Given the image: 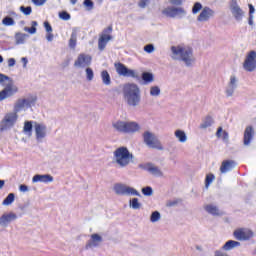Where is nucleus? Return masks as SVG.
Returning <instances> with one entry per match:
<instances>
[{
    "label": "nucleus",
    "mask_w": 256,
    "mask_h": 256,
    "mask_svg": "<svg viewBox=\"0 0 256 256\" xmlns=\"http://www.w3.org/2000/svg\"><path fill=\"white\" fill-rule=\"evenodd\" d=\"M170 57L173 61H182L186 67H191L195 63L193 49L183 45L171 46Z\"/></svg>",
    "instance_id": "obj_1"
},
{
    "label": "nucleus",
    "mask_w": 256,
    "mask_h": 256,
    "mask_svg": "<svg viewBox=\"0 0 256 256\" xmlns=\"http://www.w3.org/2000/svg\"><path fill=\"white\" fill-rule=\"evenodd\" d=\"M123 97L126 105L136 109L141 105V88L135 83H127L123 86Z\"/></svg>",
    "instance_id": "obj_2"
},
{
    "label": "nucleus",
    "mask_w": 256,
    "mask_h": 256,
    "mask_svg": "<svg viewBox=\"0 0 256 256\" xmlns=\"http://www.w3.org/2000/svg\"><path fill=\"white\" fill-rule=\"evenodd\" d=\"M113 163L120 169H125L133 163V153H130L127 147L121 146L113 152Z\"/></svg>",
    "instance_id": "obj_3"
},
{
    "label": "nucleus",
    "mask_w": 256,
    "mask_h": 256,
    "mask_svg": "<svg viewBox=\"0 0 256 256\" xmlns=\"http://www.w3.org/2000/svg\"><path fill=\"white\" fill-rule=\"evenodd\" d=\"M0 85L4 87L0 91V101H5V99H9V97H13L16 93H19V88L15 85L13 79L5 74H0Z\"/></svg>",
    "instance_id": "obj_4"
},
{
    "label": "nucleus",
    "mask_w": 256,
    "mask_h": 256,
    "mask_svg": "<svg viewBox=\"0 0 256 256\" xmlns=\"http://www.w3.org/2000/svg\"><path fill=\"white\" fill-rule=\"evenodd\" d=\"M113 129L118 133H137L141 129V126L137 122L118 120L112 123Z\"/></svg>",
    "instance_id": "obj_5"
},
{
    "label": "nucleus",
    "mask_w": 256,
    "mask_h": 256,
    "mask_svg": "<svg viewBox=\"0 0 256 256\" xmlns=\"http://www.w3.org/2000/svg\"><path fill=\"white\" fill-rule=\"evenodd\" d=\"M19 119V115L15 110L12 112H8L4 115L3 119L0 121V131L3 133L4 131H9L12 127H15V123Z\"/></svg>",
    "instance_id": "obj_6"
},
{
    "label": "nucleus",
    "mask_w": 256,
    "mask_h": 256,
    "mask_svg": "<svg viewBox=\"0 0 256 256\" xmlns=\"http://www.w3.org/2000/svg\"><path fill=\"white\" fill-rule=\"evenodd\" d=\"M35 103H37V97L35 96L20 98L15 102L13 110L16 111V113H21V111H27V109L35 107Z\"/></svg>",
    "instance_id": "obj_7"
},
{
    "label": "nucleus",
    "mask_w": 256,
    "mask_h": 256,
    "mask_svg": "<svg viewBox=\"0 0 256 256\" xmlns=\"http://www.w3.org/2000/svg\"><path fill=\"white\" fill-rule=\"evenodd\" d=\"M143 140L145 145L150 149H157L158 151H163L165 149L163 144H161V141H159V138H157L153 132L145 131L143 133Z\"/></svg>",
    "instance_id": "obj_8"
},
{
    "label": "nucleus",
    "mask_w": 256,
    "mask_h": 256,
    "mask_svg": "<svg viewBox=\"0 0 256 256\" xmlns=\"http://www.w3.org/2000/svg\"><path fill=\"white\" fill-rule=\"evenodd\" d=\"M242 67L244 71H246L247 73L255 72L256 70V51L255 50H251L246 54Z\"/></svg>",
    "instance_id": "obj_9"
},
{
    "label": "nucleus",
    "mask_w": 256,
    "mask_h": 256,
    "mask_svg": "<svg viewBox=\"0 0 256 256\" xmlns=\"http://www.w3.org/2000/svg\"><path fill=\"white\" fill-rule=\"evenodd\" d=\"M114 192L116 193V195H132L135 197H141V193H139L137 189L121 183H117L114 185Z\"/></svg>",
    "instance_id": "obj_10"
},
{
    "label": "nucleus",
    "mask_w": 256,
    "mask_h": 256,
    "mask_svg": "<svg viewBox=\"0 0 256 256\" xmlns=\"http://www.w3.org/2000/svg\"><path fill=\"white\" fill-rule=\"evenodd\" d=\"M163 15L170 17L171 19H183L187 15V11L183 7L170 6L162 11Z\"/></svg>",
    "instance_id": "obj_11"
},
{
    "label": "nucleus",
    "mask_w": 256,
    "mask_h": 256,
    "mask_svg": "<svg viewBox=\"0 0 256 256\" xmlns=\"http://www.w3.org/2000/svg\"><path fill=\"white\" fill-rule=\"evenodd\" d=\"M92 61L93 57L91 55L80 53L74 61V67L76 69H86L87 67H91Z\"/></svg>",
    "instance_id": "obj_12"
},
{
    "label": "nucleus",
    "mask_w": 256,
    "mask_h": 256,
    "mask_svg": "<svg viewBox=\"0 0 256 256\" xmlns=\"http://www.w3.org/2000/svg\"><path fill=\"white\" fill-rule=\"evenodd\" d=\"M114 66L120 77H132V79H139L137 71L127 68L123 63H116Z\"/></svg>",
    "instance_id": "obj_13"
},
{
    "label": "nucleus",
    "mask_w": 256,
    "mask_h": 256,
    "mask_svg": "<svg viewBox=\"0 0 256 256\" xmlns=\"http://www.w3.org/2000/svg\"><path fill=\"white\" fill-rule=\"evenodd\" d=\"M112 32H113L112 26H108L103 30L98 40V49L100 51H104L105 47H107L108 41H111V39H113V36H111Z\"/></svg>",
    "instance_id": "obj_14"
},
{
    "label": "nucleus",
    "mask_w": 256,
    "mask_h": 256,
    "mask_svg": "<svg viewBox=\"0 0 256 256\" xmlns=\"http://www.w3.org/2000/svg\"><path fill=\"white\" fill-rule=\"evenodd\" d=\"M233 235L237 241H249L255 237V233L249 228H238L233 232Z\"/></svg>",
    "instance_id": "obj_15"
},
{
    "label": "nucleus",
    "mask_w": 256,
    "mask_h": 256,
    "mask_svg": "<svg viewBox=\"0 0 256 256\" xmlns=\"http://www.w3.org/2000/svg\"><path fill=\"white\" fill-rule=\"evenodd\" d=\"M34 133L37 143H43L47 137V126L43 123L34 122Z\"/></svg>",
    "instance_id": "obj_16"
},
{
    "label": "nucleus",
    "mask_w": 256,
    "mask_h": 256,
    "mask_svg": "<svg viewBox=\"0 0 256 256\" xmlns=\"http://www.w3.org/2000/svg\"><path fill=\"white\" fill-rule=\"evenodd\" d=\"M230 11L236 21L238 22L243 21V17H245V11L241 9V6H239V3H237V0L230 1Z\"/></svg>",
    "instance_id": "obj_17"
},
{
    "label": "nucleus",
    "mask_w": 256,
    "mask_h": 256,
    "mask_svg": "<svg viewBox=\"0 0 256 256\" xmlns=\"http://www.w3.org/2000/svg\"><path fill=\"white\" fill-rule=\"evenodd\" d=\"M13 221H17V215L15 212H5L0 216V227H2V229H7Z\"/></svg>",
    "instance_id": "obj_18"
},
{
    "label": "nucleus",
    "mask_w": 256,
    "mask_h": 256,
    "mask_svg": "<svg viewBox=\"0 0 256 256\" xmlns=\"http://www.w3.org/2000/svg\"><path fill=\"white\" fill-rule=\"evenodd\" d=\"M238 85H239V79H237V76L235 75L230 76V80L225 89L226 96L233 97V94L235 93V90L237 89Z\"/></svg>",
    "instance_id": "obj_19"
},
{
    "label": "nucleus",
    "mask_w": 256,
    "mask_h": 256,
    "mask_svg": "<svg viewBox=\"0 0 256 256\" xmlns=\"http://www.w3.org/2000/svg\"><path fill=\"white\" fill-rule=\"evenodd\" d=\"M203 209L204 211H206V213H208V215H212L213 217H222V215H224L223 211L219 209V206H217V204H204Z\"/></svg>",
    "instance_id": "obj_20"
},
{
    "label": "nucleus",
    "mask_w": 256,
    "mask_h": 256,
    "mask_svg": "<svg viewBox=\"0 0 256 256\" xmlns=\"http://www.w3.org/2000/svg\"><path fill=\"white\" fill-rule=\"evenodd\" d=\"M213 17H215V11L209 7H204L197 17V21L200 23H207V21Z\"/></svg>",
    "instance_id": "obj_21"
},
{
    "label": "nucleus",
    "mask_w": 256,
    "mask_h": 256,
    "mask_svg": "<svg viewBox=\"0 0 256 256\" xmlns=\"http://www.w3.org/2000/svg\"><path fill=\"white\" fill-rule=\"evenodd\" d=\"M103 243V236L94 233L90 236V239L86 243V249H95Z\"/></svg>",
    "instance_id": "obj_22"
},
{
    "label": "nucleus",
    "mask_w": 256,
    "mask_h": 256,
    "mask_svg": "<svg viewBox=\"0 0 256 256\" xmlns=\"http://www.w3.org/2000/svg\"><path fill=\"white\" fill-rule=\"evenodd\" d=\"M53 181L51 174H36L32 178V183H53Z\"/></svg>",
    "instance_id": "obj_23"
},
{
    "label": "nucleus",
    "mask_w": 256,
    "mask_h": 256,
    "mask_svg": "<svg viewBox=\"0 0 256 256\" xmlns=\"http://www.w3.org/2000/svg\"><path fill=\"white\" fill-rule=\"evenodd\" d=\"M254 136H255V130H253V127L251 126L246 127L244 131V140H243V143L246 147H248V145H251V141H253Z\"/></svg>",
    "instance_id": "obj_24"
},
{
    "label": "nucleus",
    "mask_w": 256,
    "mask_h": 256,
    "mask_svg": "<svg viewBox=\"0 0 256 256\" xmlns=\"http://www.w3.org/2000/svg\"><path fill=\"white\" fill-rule=\"evenodd\" d=\"M145 169L146 171H149L150 175H153V177H163L161 168L153 163L147 164Z\"/></svg>",
    "instance_id": "obj_25"
},
{
    "label": "nucleus",
    "mask_w": 256,
    "mask_h": 256,
    "mask_svg": "<svg viewBox=\"0 0 256 256\" xmlns=\"http://www.w3.org/2000/svg\"><path fill=\"white\" fill-rule=\"evenodd\" d=\"M237 247H241V242L235 240H228L222 246V249H219L218 251H233V249H237Z\"/></svg>",
    "instance_id": "obj_26"
},
{
    "label": "nucleus",
    "mask_w": 256,
    "mask_h": 256,
    "mask_svg": "<svg viewBox=\"0 0 256 256\" xmlns=\"http://www.w3.org/2000/svg\"><path fill=\"white\" fill-rule=\"evenodd\" d=\"M234 168H235V161L225 160L222 162L220 166V172L222 174L229 173V171H233Z\"/></svg>",
    "instance_id": "obj_27"
},
{
    "label": "nucleus",
    "mask_w": 256,
    "mask_h": 256,
    "mask_svg": "<svg viewBox=\"0 0 256 256\" xmlns=\"http://www.w3.org/2000/svg\"><path fill=\"white\" fill-rule=\"evenodd\" d=\"M35 124H33L32 121H25L23 126V133L24 135H27V137H31L33 135V127Z\"/></svg>",
    "instance_id": "obj_28"
},
{
    "label": "nucleus",
    "mask_w": 256,
    "mask_h": 256,
    "mask_svg": "<svg viewBox=\"0 0 256 256\" xmlns=\"http://www.w3.org/2000/svg\"><path fill=\"white\" fill-rule=\"evenodd\" d=\"M27 37H29L27 34L17 32L15 34L16 45H24L25 41H27Z\"/></svg>",
    "instance_id": "obj_29"
},
{
    "label": "nucleus",
    "mask_w": 256,
    "mask_h": 256,
    "mask_svg": "<svg viewBox=\"0 0 256 256\" xmlns=\"http://www.w3.org/2000/svg\"><path fill=\"white\" fill-rule=\"evenodd\" d=\"M174 135H175L176 139H178V141L180 143H187V134L185 133V131H183V130H176L174 132Z\"/></svg>",
    "instance_id": "obj_30"
},
{
    "label": "nucleus",
    "mask_w": 256,
    "mask_h": 256,
    "mask_svg": "<svg viewBox=\"0 0 256 256\" xmlns=\"http://www.w3.org/2000/svg\"><path fill=\"white\" fill-rule=\"evenodd\" d=\"M142 80L144 81V85H149V83L155 81V76L151 72H144L142 73Z\"/></svg>",
    "instance_id": "obj_31"
},
{
    "label": "nucleus",
    "mask_w": 256,
    "mask_h": 256,
    "mask_svg": "<svg viewBox=\"0 0 256 256\" xmlns=\"http://www.w3.org/2000/svg\"><path fill=\"white\" fill-rule=\"evenodd\" d=\"M101 79L104 85L106 86L111 85V75H109V72L107 70H103L101 72Z\"/></svg>",
    "instance_id": "obj_32"
},
{
    "label": "nucleus",
    "mask_w": 256,
    "mask_h": 256,
    "mask_svg": "<svg viewBox=\"0 0 256 256\" xmlns=\"http://www.w3.org/2000/svg\"><path fill=\"white\" fill-rule=\"evenodd\" d=\"M213 125V117L206 116L200 125V129H207Z\"/></svg>",
    "instance_id": "obj_33"
},
{
    "label": "nucleus",
    "mask_w": 256,
    "mask_h": 256,
    "mask_svg": "<svg viewBox=\"0 0 256 256\" xmlns=\"http://www.w3.org/2000/svg\"><path fill=\"white\" fill-rule=\"evenodd\" d=\"M130 209L138 210L141 209V203L139 202V198H132L129 201Z\"/></svg>",
    "instance_id": "obj_34"
},
{
    "label": "nucleus",
    "mask_w": 256,
    "mask_h": 256,
    "mask_svg": "<svg viewBox=\"0 0 256 256\" xmlns=\"http://www.w3.org/2000/svg\"><path fill=\"white\" fill-rule=\"evenodd\" d=\"M31 25V28L24 27V31L26 33H30V35H35V33H37V25L39 24L37 23V21H32Z\"/></svg>",
    "instance_id": "obj_35"
},
{
    "label": "nucleus",
    "mask_w": 256,
    "mask_h": 256,
    "mask_svg": "<svg viewBox=\"0 0 256 256\" xmlns=\"http://www.w3.org/2000/svg\"><path fill=\"white\" fill-rule=\"evenodd\" d=\"M2 25H4V27H13L15 20L10 16H6L2 19Z\"/></svg>",
    "instance_id": "obj_36"
},
{
    "label": "nucleus",
    "mask_w": 256,
    "mask_h": 256,
    "mask_svg": "<svg viewBox=\"0 0 256 256\" xmlns=\"http://www.w3.org/2000/svg\"><path fill=\"white\" fill-rule=\"evenodd\" d=\"M161 95V88L157 85L150 87V96L151 97H159Z\"/></svg>",
    "instance_id": "obj_37"
},
{
    "label": "nucleus",
    "mask_w": 256,
    "mask_h": 256,
    "mask_svg": "<svg viewBox=\"0 0 256 256\" xmlns=\"http://www.w3.org/2000/svg\"><path fill=\"white\" fill-rule=\"evenodd\" d=\"M15 201V194L10 193L7 195V197L3 200L2 205L9 206Z\"/></svg>",
    "instance_id": "obj_38"
},
{
    "label": "nucleus",
    "mask_w": 256,
    "mask_h": 256,
    "mask_svg": "<svg viewBox=\"0 0 256 256\" xmlns=\"http://www.w3.org/2000/svg\"><path fill=\"white\" fill-rule=\"evenodd\" d=\"M158 221H161V213L159 211L152 212L150 215V222L157 223Z\"/></svg>",
    "instance_id": "obj_39"
},
{
    "label": "nucleus",
    "mask_w": 256,
    "mask_h": 256,
    "mask_svg": "<svg viewBox=\"0 0 256 256\" xmlns=\"http://www.w3.org/2000/svg\"><path fill=\"white\" fill-rule=\"evenodd\" d=\"M85 73L87 81H92L95 78V73L93 72V69L91 67H86Z\"/></svg>",
    "instance_id": "obj_40"
},
{
    "label": "nucleus",
    "mask_w": 256,
    "mask_h": 256,
    "mask_svg": "<svg viewBox=\"0 0 256 256\" xmlns=\"http://www.w3.org/2000/svg\"><path fill=\"white\" fill-rule=\"evenodd\" d=\"M75 45H77V33L72 32L70 40H69V47L71 49H75Z\"/></svg>",
    "instance_id": "obj_41"
},
{
    "label": "nucleus",
    "mask_w": 256,
    "mask_h": 256,
    "mask_svg": "<svg viewBox=\"0 0 256 256\" xmlns=\"http://www.w3.org/2000/svg\"><path fill=\"white\" fill-rule=\"evenodd\" d=\"M142 194L145 197H151L153 195V188H151V186H146L142 188Z\"/></svg>",
    "instance_id": "obj_42"
},
{
    "label": "nucleus",
    "mask_w": 256,
    "mask_h": 256,
    "mask_svg": "<svg viewBox=\"0 0 256 256\" xmlns=\"http://www.w3.org/2000/svg\"><path fill=\"white\" fill-rule=\"evenodd\" d=\"M59 18L62 19V21H69L71 19V14L67 11H62L59 13Z\"/></svg>",
    "instance_id": "obj_43"
},
{
    "label": "nucleus",
    "mask_w": 256,
    "mask_h": 256,
    "mask_svg": "<svg viewBox=\"0 0 256 256\" xmlns=\"http://www.w3.org/2000/svg\"><path fill=\"white\" fill-rule=\"evenodd\" d=\"M201 9H203V5L200 2H196L192 8V13L194 15H197V13L201 11Z\"/></svg>",
    "instance_id": "obj_44"
},
{
    "label": "nucleus",
    "mask_w": 256,
    "mask_h": 256,
    "mask_svg": "<svg viewBox=\"0 0 256 256\" xmlns=\"http://www.w3.org/2000/svg\"><path fill=\"white\" fill-rule=\"evenodd\" d=\"M83 5L88 11L93 10V7H95V4L91 0H84Z\"/></svg>",
    "instance_id": "obj_45"
},
{
    "label": "nucleus",
    "mask_w": 256,
    "mask_h": 256,
    "mask_svg": "<svg viewBox=\"0 0 256 256\" xmlns=\"http://www.w3.org/2000/svg\"><path fill=\"white\" fill-rule=\"evenodd\" d=\"M20 11H21V13H23L25 15H31L32 8H31V6H27V7L21 6Z\"/></svg>",
    "instance_id": "obj_46"
},
{
    "label": "nucleus",
    "mask_w": 256,
    "mask_h": 256,
    "mask_svg": "<svg viewBox=\"0 0 256 256\" xmlns=\"http://www.w3.org/2000/svg\"><path fill=\"white\" fill-rule=\"evenodd\" d=\"M213 181H215V175H213V174H208V175L206 176V187H209V185H210L211 183H213Z\"/></svg>",
    "instance_id": "obj_47"
},
{
    "label": "nucleus",
    "mask_w": 256,
    "mask_h": 256,
    "mask_svg": "<svg viewBox=\"0 0 256 256\" xmlns=\"http://www.w3.org/2000/svg\"><path fill=\"white\" fill-rule=\"evenodd\" d=\"M144 51L151 54L155 51V46L153 44H147L146 46H144Z\"/></svg>",
    "instance_id": "obj_48"
},
{
    "label": "nucleus",
    "mask_w": 256,
    "mask_h": 256,
    "mask_svg": "<svg viewBox=\"0 0 256 256\" xmlns=\"http://www.w3.org/2000/svg\"><path fill=\"white\" fill-rule=\"evenodd\" d=\"M148 3H151V0H140L138 2V7H140V9H145Z\"/></svg>",
    "instance_id": "obj_49"
},
{
    "label": "nucleus",
    "mask_w": 256,
    "mask_h": 256,
    "mask_svg": "<svg viewBox=\"0 0 256 256\" xmlns=\"http://www.w3.org/2000/svg\"><path fill=\"white\" fill-rule=\"evenodd\" d=\"M32 3L36 7H43V5H45V3H47V0H32Z\"/></svg>",
    "instance_id": "obj_50"
},
{
    "label": "nucleus",
    "mask_w": 256,
    "mask_h": 256,
    "mask_svg": "<svg viewBox=\"0 0 256 256\" xmlns=\"http://www.w3.org/2000/svg\"><path fill=\"white\" fill-rule=\"evenodd\" d=\"M44 28L46 33H53V27H51V24H49L48 21L44 22Z\"/></svg>",
    "instance_id": "obj_51"
},
{
    "label": "nucleus",
    "mask_w": 256,
    "mask_h": 256,
    "mask_svg": "<svg viewBox=\"0 0 256 256\" xmlns=\"http://www.w3.org/2000/svg\"><path fill=\"white\" fill-rule=\"evenodd\" d=\"M254 19H255V16L253 14H249L248 25H250V27H254L255 25Z\"/></svg>",
    "instance_id": "obj_52"
},
{
    "label": "nucleus",
    "mask_w": 256,
    "mask_h": 256,
    "mask_svg": "<svg viewBox=\"0 0 256 256\" xmlns=\"http://www.w3.org/2000/svg\"><path fill=\"white\" fill-rule=\"evenodd\" d=\"M214 256H229V254H227V252H225L223 250H215Z\"/></svg>",
    "instance_id": "obj_53"
},
{
    "label": "nucleus",
    "mask_w": 256,
    "mask_h": 256,
    "mask_svg": "<svg viewBox=\"0 0 256 256\" xmlns=\"http://www.w3.org/2000/svg\"><path fill=\"white\" fill-rule=\"evenodd\" d=\"M46 39L49 43H51V41H53V39H55V35H53V32H47Z\"/></svg>",
    "instance_id": "obj_54"
},
{
    "label": "nucleus",
    "mask_w": 256,
    "mask_h": 256,
    "mask_svg": "<svg viewBox=\"0 0 256 256\" xmlns=\"http://www.w3.org/2000/svg\"><path fill=\"white\" fill-rule=\"evenodd\" d=\"M19 191H21V193H27V191H29V187L25 184H21L19 186Z\"/></svg>",
    "instance_id": "obj_55"
},
{
    "label": "nucleus",
    "mask_w": 256,
    "mask_h": 256,
    "mask_svg": "<svg viewBox=\"0 0 256 256\" xmlns=\"http://www.w3.org/2000/svg\"><path fill=\"white\" fill-rule=\"evenodd\" d=\"M179 202H177V200H170L166 203V207H176V205L178 204Z\"/></svg>",
    "instance_id": "obj_56"
},
{
    "label": "nucleus",
    "mask_w": 256,
    "mask_h": 256,
    "mask_svg": "<svg viewBox=\"0 0 256 256\" xmlns=\"http://www.w3.org/2000/svg\"><path fill=\"white\" fill-rule=\"evenodd\" d=\"M171 5H183V0H169Z\"/></svg>",
    "instance_id": "obj_57"
},
{
    "label": "nucleus",
    "mask_w": 256,
    "mask_h": 256,
    "mask_svg": "<svg viewBox=\"0 0 256 256\" xmlns=\"http://www.w3.org/2000/svg\"><path fill=\"white\" fill-rule=\"evenodd\" d=\"M16 60L15 58L8 59V67H15Z\"/></svg>",
    "instance_id": "obj_58"
},
{
    "label": "nucleus",
    "mask_w": 256,
    "mask_h": 256,
    "mask_svg": "<svg viewBox=\"0 0 256 256\" xmlns=\"http://www.w3.org/2000/svg\"><path fill=\"white\" fill-rule=\"evenodd\" d=\"M222 139L224 140V141H229V133H227L226 131H223L222 132Z\"/></svg>",
    "instance_id": "obj_59"
},
{
    "label": "nucleus",
    "mask_w": 256,
    "mask_h": 256,
    "mask_svg": "<svg viewBox=\"0 0 256 256\" xmlns=\"http://www.w3.org/2000/svg\"><path fill=\"white\" fill-rule=\"evenodd\" d=\"M21 62L23 63L24 69L27 68V63H29V60L27 59V57H22Z\"/></svg>",
    "instance_id": "obj_60"
},
{
    "label": "nucleus",
    "mask_w": 256,
    "mask_h": 256,
    "mask_svg": "<svg viewBox=\"0 0 256 256\" xmlns=\"http://www.w3.org/2000/svg\"><path fill=\"white\" fill-rule=\"evenodd\" d=\"M222 135H223V128L219 127L216 132V137H222Z\"/></svg>",
    "instance_id": "obj_61"
},
{
    "label": "nucleus",
    "mask_w": 256,
    "mask_h": 256,
    "mask_svg": "<svg viewBox=\"0 0 256 256\" xmlns=\"http://www.w3.org/2000/svg\"><path fill=\"white\" fill-rule=\"evenodd\" d=\"M248 7H249V15H253V13H255V7L252 6V4H249Z\"/></svg>",
    "instance_id": "obj_62"
},
{
    "label": "nucleus",
    "mask_w": 256,
    "mask_h": 256,
    "mask_svg": "<svg viewBox=\"0 0 256 256\" xmlns=\"http://www.w3.org/2000/svg\"><path fill=\"white\" fill-rule=\"evenodd\" d=\"M195 249H196V251H199V253H203V246H201V245H196V246H195Z\"/></svg>",
    "instance_id": "obj_63"
},
{
    "label": "nucleus",
    "mask_w": 256,
    "mask_h": 256,
    "mask_svg": "<svg viewBox=\"0 0 256 256\" xmlns=\"http://www.w3.org/2000/svg\"><path fill=\"white\" fill-rule=\"evenodd\" d=\"M5 186V180H0V189Z\"/></svg>",
    "instance_id": "obj_64"
}]
</instances>
